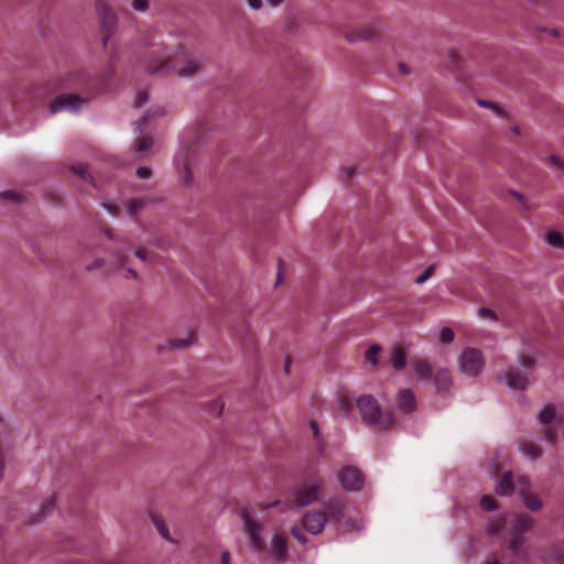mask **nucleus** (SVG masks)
<instances>
[{"instance_id":"nucleus-53","label":"nucleus","mask_w":564,"mask_h":564,"mask_svg":"<svg viewBox=\"0 0 564 564\" xmlns=\"http://www.w3.org/2000/svg\"><path fill=\"white\" fill-rule=\"evenodd\" d=\"M220 564H230V553L228 551L223 552Z\"/></svg>"},{"instance_id":"nucleus-10","label":"nucleus","mask_w":564,"mask_h":564,"mask_svg":"<svg viewBox=\"0 0 564 564\" xmlns=\"http://www.w3.org/2000/svg\"><path fill=\"white\" fill-rule=\"evenodd\" d=\"M530 479L527 476H520L517 482H513V476L511 471L503 473L500 481L496 487V492L500 496H509L517 490L521 496L529 492Z\"/></svg>"},{"instance_id":"nucleus-23","label":"nucleus","mask_w":564,"mask_h":564,"mask_svg":"<svg viewBox=\"0 0 564 564\" xmlns=\"http://www.w3.org/2000/svg\"><path fill=\"white\" fill-rule=\"evenodd\" d=\"M164 115V108L163 107H154L150 109L144 116H142L137 122H135V131L141 132L142 127L149 121L151 117L154 116H162Z\"/></svg>"},{"instance_id":"nucleus-4","label":"nucleus","mask_w":564,"mask_h":564,"mask_svg":"<svg viewBox=\"0 0 564 564\" xmlns=\"http://www.w3.org/2000/svg\"><path fill=\"white\" fill-rule=\"evenodd\" d=\"M55 90H76L83 93H96L100 88L98 82L82 69L68 70L56 79Z\"/></svg>"},{"instance_id":"nucleus-3","label":"nucleus","mask_w":564,"mask_h":564,"mask_svg":"<svg viewBox=\"0 0 564 564\" xmlns=\"http://www.w3.org/2000/svg\"><path fill=\"white\" fill-rule=\"evenodd\" d=\"M240 516L251 547L257 552H263L267 549L265 540L262 538V527L267 520L265 509L254 510L243 508L240 511Z\"/></svg>"},{"instance_id":"nucleus-39","label":"nucleus","mask_w":564,"mask_h":564,"mask_svg":"<svg viewBox=\"0 0 564 564\" xmlns=\"http://www.w3.org/2000/svg\"><path fill=\"white\" fill-rule=\"evenodd\" d=\"M131 6L135 11L144 12L149 8V0H133Z\"/></svg>"},{"instance_id":"nucleus-55","label":"nucleus","mask_w":564,"mask_h":564,"mask_svg":"<svg viewBox=\"0 0 564 564\" xmlns=\"http://www.w3.org/2000/svg\"><path fill=\"white\" fill-rule=\"evenodd\" d=\"M105 208L111 214V215H117L118 213V207L112 205V204H105L104 205Z\"/></svg>"},{"instance_id":"nucleus-62","label":"nucleus","mask_w":564,"mask_h":564,"mask_svg":"<svg viewBox=\"0 0 564 564\" xmlns=\"http://www.w3.org/2000/svg\"><path fill=\"white\" fill-rule=\"evenodd\" d=\"M290 367H291V361L288 359L286 362H285V372L286 373L290 372Z\"/></svg>"},{"instance_id":"nucleus-6","label":"nucleus","mask_w":564,"mask_h":564,"mask_svg":"<svg viewBox=\"0 0 564 564\" xmlns=\"http://www.w3.org/2000/svg\"><path fill=\"white\" fill-rule=\"evenodd\" d=\"M518 361L522 368L510 367L505 373L506 383L513 390H525L535 367V359L529 355H519Z\"/></svg>"},{"instance_id":"nucleus-40","label":"nucleus","mask_w":564,"mask_h":564,"mask_svg":"<svg viewBox=\"0 0 564 564\" xmlns=\"http://www.w3.org/2000/svg\"><path fill=\"white\" fill-rule=\"evenodd\" d=\"M154 521V524L158 529V531L160 532V534L166 539V540H170V536H169V530L167 528L165 527V524L163 523V521L159 520V519H153Z\"/></svg>"},{"instance_id":"nucleus-8","label":"nucleus","mask_w":564,"mask_h":564,"mask_svg":"<svg viewBox=\"0 0 564 564\" xmlns=\"http://www.w3.org/2000/svg\"><path fill=\"white\" fill-rule=\"evenodd\" d=\"M532 523H533V519L525 513H520L514 517V520H513V523L511 527L513 536L510 540L509 547L511 551L514 552V554L517 556H520V554L522 552L521 549L524 544L523 533L527 532L528 530H530Z\"/></svg>"},{"instance_id":"nucleus-2","label":"nucleus","mask_w":564,"mask_h":564,"mask_svg":"<svg viewBox=\"0 0 564 564\" xmlns=\"http://www.w3.org/2000/svg\"><path fill=\"white\" fill-rule=\"evenodd\" d=\"M357 406L362 421L375 430H387L394 423L393 414L383 411L378 401L371 395H361L357 400Z\"/></svg>"},{"instance_id":"nucleus-52","label":"nucleus","mask_w":564,"mask_h":564,"mask_svg":"<svg viewBox=\"0 0 564 564\" xmlns=\"http://www.w3.org/2000/svg\"><path fill=\"white\" fill-rule=\"evenodd\" d=\"M343 172L345 173V178L346 181H348L355 173V167L354 166H350V167H344L343 169Z\"/></svg>"},{"instance_id":"nucleus-17","label":"nucleus","mask_w":564,"mask_h":564,"mask_svg":"<svg viewBox=\"0 0 564 564\" xmlns=\"http://www.w3.org/2000/svg\"><path fill=\"white\" fill-rule=\"evenodd\" d=\"M270 553L278 561H284L288 556V546L286 539L280 534L275 533L271 541Z\"/></svg>"},{"instance_id":"nucleus-58","label":"nucleus","mask_w":564,"mask_h":564,"mask_svg":"<svg viewBox=\"0 0 564 564\" xmlns=\"http://www.w3.org/2000/svg\"><path fill=\"white\" fill-rule=\"evenodd\" d=\"M556 560H557L558 564H564V551H560L556 554Z\"/></svg>"},{"instance_id":"nucleus-56","label":"nucleus","mask_w":564,"mask_h":564,"mask_svg":"<svg viewBox=\"0 0 564 564\" xmlns=\"http://www.w3.org/2000/svg\"><path fill=\"white\" fill-rule=\"evenodd\" d=\"M310 426H311V430H312V432H313L314 436H315V437H317V436H318V426H317V423H316L315 421H312V422H311V424H310Z\"/></svg>"},{"instance_id":"nucleus-15","label":"nucleus","mask_w":564,"mask_h":564,"mask_svg":"<svg viewBox=\"0 0 564 564\" xmlns=\"http://www.w3.org/2000/svg\"><path fill=\"white\" fill-rule=\"evenodd\" d=\"M377 37V30L372 25H361L346 33L349 42L373 41Z\"/></svg>"},{"instance_id":"nucleus-1","label":"nucleus","mask_w":564,"mask_h":564,"mask_svg":"<svg viewBox=\"0 0 564 564\" xmlns=\"http://www.w3.org/2000/svg\"><path fill=\"white\" fill-rule=\"evenodd\" d=\"M142 66L149 74H166L174 70L181 77L191 76L202 69L199 59L189 55L181 46L172 54L161 52L156 45H152Z\"/></svg>"},{"instance_id":"nucleus-18","label":"nucleus","mask_w":564,"mask_h":564,"mask_svg":"<svg viewBox=\"0 0 564 564\" xmlns=\"http://www.w3.org/2000/svg\"><path fill=\"white\" fill-rule=\"evenodd\" d=\"M434 384L440 394H446L452 386L451 372L444 368L438 369L434 376Z\"/></svg>"},{"instance_id":"nucleus-26","label":"nucleus","mask_w":564,"mask_h":564,"mask_svg":"<svg viewBox=\"0 0 564 564\" xmlns=\"http://www.w3.org/2000/svg\"><path fill=\"white\" fill-rule=\"evenodd\" d=\"M545 241L552 247H564V237L557 230H551L545 235Z\"/></svg>"},{"instance_id":"nucleus-21","label":"nucleus","mask_w":564,"mask_h":564,"mask_svg":"<svg viewBox=\"0 0 564 564\" xmlns=\"http://www.w3.org/2000/svg\"><path fill=\"white\" fill-rule=\"evenodd\" d=\"M519 448L524 456L532 459H535L541 455V448L534 443L525 440L519 442Z\"/></svg>"},{"instance_id":"nucleus-24","label":"nucleus","mask_w":564,"mask_h":564,"mask_svg":"<svg viewBox=\"0 0 564 564\" xmlns=\"http://www.w3.org/2000/svg\"><path fill=\"white\" fill-rule=\"evenodd\" d=\"M555 414H556L555 406L553 404H547L540 412L539 420L543 425H547L554 420Z\"/></svg>"},{"instance_id":"nucleus-45","label":"nucleus","mask_w":564,"mask_h":564,"mask_svg":"<svg viewBox=\"0 0 564 564\" xmlns=\"http://www.w3.org/2000/svg\"><path fill=\"white\" fill-rule=\"evenodd\" d=\"M0 196L4 199H10L13 202H20V199H21V195L13 191L2 192Z\"/></svg>"},{"instance_id":"nucleus-43","label":"nucleus","mask_w":564,"mask_h":564,"mask_svg":"<svg viewBox=\"0 0 564 564\" xmlns=\"http://www.w3.org/2000/svg\"><path fill=\"white\" fill-rule=\"evenodd\" d=\"M128 250L131 251L133 253V256L142 262L145 261L148 258V249L140 248V249H128Z\"/></svg>"},{"instance_id":"nucleus-32","label":"nucleus","mask_w":564,"mask_h":564,"mask_svg":"<svg viewBox=\"0 0 564 564\" xmlns=\"http://www.w3.org/2000/svg\"><path fill=\"white\" fill-rule=\"evenodd\" d=\"M381 348L378 345H372L368 348L366 352V359L372 365L377 364V356L379 355Z\"/></svg>"},{"instance_id":"nucleus-19","label":"nucleus","mask_w":564,"mask_h":564,"mask_svg":"<svg viewBox=\"0 0 564 564\" xmlns=\"http://www.w3.org/2000/svg\"><path fill=\"white\" fill-rule=\"evenodd\" d=\"M411 368L421 379H430L432 377V367L425 359L415 358L411 360Z\"/></svg>"},{"instance_id":"nucleus-12","label":"nucleus","mask_w":564,"mask_h":564,"mask_svg":"<svg viewBox=\"0 0 564 564\" xmlns=\"http://www.w3.org/2000/svg\"><path fill=\"white\" fill-rule=\"evenodd\" d=\"M345 500L339 497L330 498L323 503L322 510L325 512L327 522L335 524L337 530L345 519Z\"/></svg>"},{"instance_id":"nucleus-63","label":"nucleus","mask_w":564,"mask_h":564,"mask_svg":"<svg viewBox=\"0 0 564 564\" xmlns=\"http://www.w3.org/2000/svg\"><path fill=\"white\" fill-rule=\"evenodd\" d=\"M345 525L347 527V529H350V528H351V522H350V520H347V521L345 522Z\"/></svg>"},{"instance_id":"nucleus-59","label":"nucleus","mask_w":564,"mask_h":564,"mask_svg":"<svg viewBox=\"0 0 564 564\" xmlns=\"http://www.w3.org/2000/svg\"><path fill=\"white\" fill-rule=\"evenodd\" d=\"M502 527H503V523L502 522H498V523L492 525L491 531L494 533H497Z\"/></svg>"},{"instance_id":"nucleus-61","label":"nucleus","mask_w":564,"mask_h":564,"mask_svg":"<svg viewBox=\"0 0 564 564\" xmlns=\"http://www.w3.org/2000/svg\"><path fill=\"white\" fill-rule=\"evenodd\" d=\"M485 564H500L497 558H490Z\"/></svg>"},{"instance_id":"nucleus-47","label":"nucleus","mask_w":564,"mask_h":564,"mask_svg":"<svg viewBox=\"0 0 564 564\" xmlns=\"http://www.w3.org/2000/svg\"><path fill=\"white\" fill-rule=\"evenodd\" d=\"M339 406H340V410L344 411V412H349L352 408V404L350 402L349 399L347 398H340L339 400Z\"/></svg>"},{"instance_id":"nucleus-37","label":"nucleus","mask_w":564,"mask_h":564,"mask_svg":"<svg viewBox=\"0 0 564 564\" xmlns=\"http://www.w3.org/2000/svg\"><path fill=\"white\" fill-rule=\"evenodd\" d=\"M153 141L150 137H141L138 140L137 151L143 152L151 148Z\"/></svg>"},{"instance_id":"nucleus-16","label":"nucleus","mask_w":564,"mask_h":564,"mask_svg":"<svg viewBox=\"0 0 564 564\" xmlns=\"http://www.w3.org/2000/svg\"><path fill=\"white\" fill-rule=\"evenodd\" d=\"M397 404L400 411L410 413L416 409V398L412 390L402 389L398 393Z\"/></svg>"},{"instance_id":"nucleus-29","label":"nucleus","mask_w":564,"mask_h":564,"mask_svg":"<svg viewBox=\"0 0 564 564\" xmlns=\"http://www.w3.org/2000/svg\"><path fill=\"white\" fill-rule=\"evenodd\" d=\"M195 341V337L193 335H188L186 338H174L170 340V345L172 348H185L192 345Z\"/></svg>"},{"instance_id":"nucleus-49","label":"nucleus","mask_w":564,"mask_h":564,"mask_svg":"<svg viewBox=\"0 0 564 564\" xmlns=\"http://www.w3.org/2000/svg\"><path fill=\"white\" fill-rule=\"evenodd\" d=\"M545 438L550 443H555L556 442V433H555V431L552 427H547L545 430Z\"/></svg>"},{"instance_id":"nucleus-25","label":"nucleus","mask_w":564,"mask_h":564,"mask_svg":"<svg viewBox=\"0 0 564 564\" xmlns=\"http://www.w3.org/2000/svg\"><path fill=\"white\" fill-rule=\"evenodd\" d=\"M116 257H117L116 270L124 269L127 271L126 278H128L129 275L135 278L137 276L135 271L132 268L127 265L128 254L118 252Z\"/></svg>"},{"instance_id":"nucleus-64","label":"nucleus","mask_w":564,"mask_h":564,"mask_svg":"<svg viewBox=\"0 0 564 564\" xmlns=\"http://www.w3.org/2000/svg\"><path fill=\"white\" fill-rule=\"evenodd\" d=\"M551 33H552L554 36H558V31H557V30H555V29H553V30L551 31Z\"/></svg>"},{"instance_id":"nucleus-9","label":"nucleus","mask_w":564,"mask_h":564,"mask_svg":"<svg viewBox=\"0 0 564 564\" xmlns=\"http://www.w3.org/2000/svg\"><path fill=\"white\" fill-rule=\"evenodd\" d=\"M96 10L99 15V24L104 35L102 43L104 46L107 45L108 40L113 34L117 28V15L116 13L107 6L105 0H96Z\"/></svg>"},{"instance_id":"nucleus-20","label":"nucleus","mask_w":564,"mask_h":564,"mask_svg":"<svg viewBox=\"0 0 564 564\" xmlns=\"http://www.w3.org/2000/svg\"><path fill=\"white\" fill-rule=\"evenodd\" d=\"M390 360H391L392 367L397 371L402 370L405 367V352H404V350L401 347H399V346H394L392 348V350H391Z\"/></svg>"},{"instance_id":"nucleus-13","label":"nucleus","mask_w":564,"mask_h":564,"mask_svg":"<svg viewBox=\"0 0 564 564\" xmlns=\"http://www.w3.org/2000/svg\"><path fill=\"white\" fill-rule=\"evenodd\" d=\"M338 479L346 490L357 491L364 485V476L361 471L352 466H346L338 473Z\"/></svg>"},{"instance_id":"nucleus-11","label":"nucleus","mask_w":564,"mask_h":564,"mask_svg":"<svg viewBox=\"0 0 564 564\" xmlns=\"http://www.w3.org/2000/svg\"><path fill=\"white\" fill-rule=\"evenodd\" d=\"M89 96H80L78 94H61L51 105V112L55 113L61 110L77 111L84 105L88 104Z\"/></svg>"},{"instance_id":"nucleus-57","label":"nucleus","mask_w":564,"mask_h":564,"mask_svg":"<svg viewBox=\"0 0 564 564\" xmlns=\"http://www.w3.org/2000/svg\"><path fill=\"white\" fill-rule=\"evenodd\" d=\"M399 70L403 74V75H406L410 73L408 66L404 64V63H400L399 64Z\"/></svg>"},{"instance_id":"nucleus-54","label":"nucleus","mask_w":564,"mask_h":564,"mask_svg":"<svg viewBox=\"0 0 564 564\" xmlns=\"http://www.w3.org/2000/svg\"><path fill=\"white\" fill-rule=\"evenodd\" d=\"M248 3L252 9L258 10L261 8L262 1L261 0H248Z\"/></svg>"},{"instance_id":"nucleus-34","label":"nucleus","mask_w":564,"mask_h":564,"mask_svg":"<svg viewBox=\"0 0 564 564\" xmlns=\"http://www.w3.org/2000/svg\"><path fill=\"white\" fill-rule=\"evenodd\" d=\"M510 194L517 198L519 200V203L521 204V212L522 213H527V212H530L532 209V206L529 204V202L525 199V197L518 193V192H510Z\"/></svg>"},{"instance_id":"nucleus-51","label":"nucleus","mask_w":564,"mask_h":564,"mask_svg":"<svg viewBox=\"0 0 564 564\" xmlns=\"http://www.w3.org/2000/svg\"><path fill=\"white\" fill-rule=\"evenodd\" d=\"M550 161L551 163H553L554 165H556L558 169L563 170L564 171V162L556 155H552L550 158Z\"/></svg>"},{"instance_id":"nucleus-31","label":"nucleus","mask_w":564,"mask_h":564,"mask_svg":"<svg viewBox=\"0 0 564 564\" xmlns=\"http://www.w3.org/2000/svg\"><path fill=\"white\" fill-rule=\"evenodd\" d=\"M480 507L486 511H492L497 508V502L492 496L485 495L480 499Z\"/></svg>"},{"instance_id":"nucleus-50","label":"nucleus","mask_w":564,"mask_h":564,"mask_svg":"<svg viewBox=\"0 0 564 564\" xmlns=\"http://www.w3.org/2000/svg\"><path fill=\"white\" fill-rule=\"evenodd\" d=\"M137 175L140 177V178H148L151 176V170L149 167H139L137 170Z\"/></svg>"},{"instance_id":"nucleus-5","label":"nucleus","mask_w":564,"mask_h":564,"mask_svg":"<svg viewBox=\"0 0 564 564\" xmlns=\"http://www.w3.org/2000/svg\"><path fill=\"white\" fill-rule=\"evenodd\" d=\"M324 480L318 475L311 476L290 491V502L295 507H304L317 500Z\"/></svg>"},{"instance_id":"nucleus-36","label":"nucleus","mask_w":564,"mask_h":564,"mask_svg":"<svg viewBox=\"0 0 564 564\" xmlns=\"http://www.w3.org/2000/svg\"><path fill=\"white\" fill-rule=\"evenodd\" d=\"M455 334L452 328L444 327L440 333V340L449 344L454 340Z\"/></svg>"},{"instance_id":"nucleus-42","label":"nucleus","mask_w":564,"mask_h":564,"mask_svg":"<svg viewBox=\"0 0 564 564\" xmlns=\"http://www.w3.org/2000/svg\"><path fill=\"white\" fill-rule=\"evenodd\" d=\"M291 533L301 544L306 543L307 539L300 528H292Z\"/></svg>"},{"instance_id":"nucleus-44","label":"nucleus","mask_w":564,"mask_h":564,"mask_svg":"<svg viewBox=\"0 0 564 564\" xmlns=\"http://www.w3.org/2000/svg\"><path fill=\"white\" fill-rule=\"evenodd\" d=\"M478 315L482 318L497 319L496 313L487 307L479 308Z\"/></svg>"},{"instance_id":"nucleus-60","label":"nucleus","mask_w":564,"mask_h":564,"mask_svg":"<svg viewBox=\"0 0 564 564\" xmlns=\"http://www.w3.org/2000/svg\"><path fill=\"white\" fill-rule=\"evenodd\" d=\"M268 2H269L271 6L275 7V6L281 4V3H282V0H268Z\"/></svg>"},{"instance_id":"nucleus-41","label":"nucleus","mask_w":564,"mask_h":564,"mask_svg":"<svg viewBox=\"0 0 564 564\" xmlns=\"http://www.w3.org/2000/svg\"><path fill=\"white\" fill-rule=\"evenodd\" d=\"M105 261L102 259H97L93 263L87 265V270L93 271L97 269H102L105 273H109L110 270L108 268H105Z\"/></svg>"},{"instance_id":"nucleus-28","label":"nucleus","mask_w":564,"mask_h":564,"mask_svg":"<svg viewBox=\"0 0 564 564\" xmlns=\"http://www.w3.org/2000/svg\"><path fill=\"white\" fill-rule=\"evenodd\" d=\"M522 497H523L525 506L531 511H538L542 508V501L538 496L528 492V494L523 495Z\"/></svg>"},{"instance_id":"nucleus-46","label":"nucleus","mask_w":564,"mask_h":564,"mask_svg":"<svg viewBox=\"0 0 564 564\" xmlns=\"http://www.w3.org/2000/svg\"><path fill=\"white\" fill-rule=\"evenodd\" d=\"M148 100V95L145 91H139L137 94V97L134 99V106L135 107H141L142 105H144Z\"/></svg>"},{"instance_id":"nucleus-7","label":"nucleus","mask_w":564,"mask_h":564,"mask_svg":"<svg viewBox=\"0 0 564 564\" xmlns=\"http://www.w3.org/2000/svg\"><path fill=\"white\" fill-rule=\"evenodd\" d=\"M485 359L482 352L474 347L465 348L459 357V369L463 373L475 377L484 368Z\"/></svg>"},{"instance_id":"nucleus-48","label":"nucleus","mask_w":564,"mask_h":564,"mask_svg":"<svg viewBox=\"0 0 564 564\" xmlns=\"http://www.w3.org/2000/svg\"><path fill=\"white\" fill-rule=\"evenodd\" d=\"M283 275H284V264L280 260L279 261V271H278V276H276V281H275V286L280 285L283 282V279H284Z\"/></svg>"},{"instance_id":"nucleus-33","label":"nucleus","mask_w":564,"mask_h":564,"mask_svg":"<svg viewBox=\"0 0 564 564\" xmlns=\"http://www.w3.org/2000/svg\"><path fill=\"white\" fill-rule=\"evenodd\" d=\"M434 271H435V264L429 265L425 269V271L415 279V283L423 284L434 274Z\"/></svg>"},{"instance_id":"nucleus-14","label":"nucleus","mask_w":564,"mask_h":564,"mask_svg":"<svg viewBox=\"0 0 564 564\" xmlns=\"http://www.w3.org/2000/svg\"><path fill=\"white\" fill-rule=\"evenodd\" d=\"M302 523L307 532L311 534H318L324 530L327 519L322 509L310 510L303 516Z\"/></svg>"},{"instance_id":"nucleus-22","label":"nucleus","mask_w":564,"mask_h":564,"mask_svg":"<svg viewBox=\"0 0 564 564\" xmlns=\"http://www.w3.org/2000/svg\"><path fill=\"white\" fill-rule=\"evenodd\" d=\"M70 170H72V172L74 174L78 175L82 180L90 182L94 187L97 186L95 178L88 172V165L87 164H85V163H77V164L72 165Z\"/></svg>"},{"instance_id":"nucleus-38","label":"nucleus","mask_w":564,"mask_h":564,"mask_svg":"<svg viewBox=\"0 0 564 564\" xmlns=\"http://www.w3.org/2000/svg\"><path fill=\"white\" fill-rule=\"evenodd\" d=\"M143 206V199H131L128 203V212L130 215L134 216Z\"/></svg>"},{"instance_id":"nucleus-35","label":"nucleus","mask_w":564,"mask_h":564,"mask_svg":"<svg viewBox=\"0 0 564 564\" xmlns=\"http://www.w3.org/2000/svg\"><path fill=\"white\" fill-rule=\"evenodd\" d=\"M477 104L480 107L492 109L500 117L503 115L502 109L497 104H495V102H491V101H488V100H484V99H478Z\"/></svg>"},{"instance_id":"nucleus-27","label":"nucleus","mask_w":564,"mask_h":564,"mask_svg":"<svg viewBox=\"0 0 564 564\" xmlns=\"http://www.w3.org/2000/svg\"><path fill=\"white\" fill-rule=\"evenodd\" d=\"M55 506V499L54 497L47 498L41 506V514H35L31 518L32 523H36L41 520V518L46 514L47 512H51Z\"/></svg>"},{"instance_id":"nucleus-30","label":"nucleus","mask_w":564,"mask_h":564,"mask_svg":"<svg viewBox=\"0 0 564 564\" xmlns=\"http://www.w3.org/2000/svg\"><path fill=\"white\" fill-rule=\"evenodd\" d=\"M180 169V173H181V176H182V181L183 183L186 185V186H191L192 185V175H191V170H189V164L186 160H184L182 166H178Z\"/></svg>"}]
</instances>
